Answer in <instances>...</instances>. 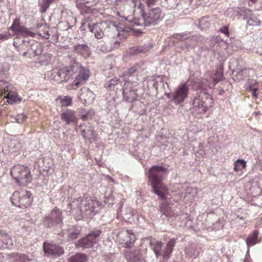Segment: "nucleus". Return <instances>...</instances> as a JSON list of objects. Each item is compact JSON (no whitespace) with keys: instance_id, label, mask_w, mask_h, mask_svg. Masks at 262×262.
I'll list each match as a JSON object with an SVG mask.
<instances>
[{"instance_id":"nucleus-1","label":"nucleus","mask_w":262,"mask_h":262,"mask_svg":"<svg viewBox=\"0 0 262 262\" xmlns=\"http://www.w3.org/2000/svg\"><path fill=\"white\" fill-rule=\"evenodd\" d=\"M70 205L75 220L80 221L83 218L92 219L96 214L95 209L100 203L96 198L84 194L82 197L75 199Z\"/></svg>"},{"instance_id":"nucleus-2","label":"nucleus","mask_w":262,"mask_h":262,"mask_svg":"<svg viewBox=\"0 0 262 262\" xmlns=\"http://www.w3.org/2000/svg\"><path fill=\"white\" fill-rule=\"evenodd\" d=\"M122 78L124 79V83L121 89L123 100L132 102L137 98V86L139 78L137 67L133 66L122 74Z\"/></svg>"},{"instance_id":"nucleus-3","label":"nucleus","mask_w":262,"mask_h":262,"mask_svg":"<svg viewBox=\"0 0 262 262\" xmlns=\"http://www.w3.org/2000/svg\"><path fill=\"white\" fill-rule=\"evenodd\" d=\"M168 168L163 165H154L149 169L147 174L151 186V191L162 199H164L165 196L159 189L161 187V182L168 174Z\"/></svg>"},{"instance_id":"nucleus-4","label":"nucleus","mask_w":262,"mask_h":262,"mask_svg":"<svg viewBox=\"0 0 262 262\" xmlns=\"http://www.w3.org/2000/svg\"><path fill=\"white\" fill-rule=\"evenodd\" d=\"M165 14L159 7L152 8L140 18H135L132 22L134 26L151 27L158 25L162 21Z\"/></svg>"},{"instance_id":"nucleus-5","label":"nucleus","mask_w":262,"mask_h":262,"mask_svg":"<svg viewBox=\"0 0 262 262\" xmlns=\"http://www.w3.org/2000/svg\"><path fill=\"white\" fill-rule=\"evenodd\" d=\"M177 238H171L167 243L166 247L162 249L163 243L161 241L155 239L150 241V245L157 258L160 261L167 260L173 251V247L176 243Z\"/></svg>"},{"instance_id":"nucleus-6","label":"nucleus","mask_w":262,"mask_h":262,"mask_svg":"<svg viewBox=\"0 0 262 262\" xmlns=\"http://www.w3.org/2000/svg\"><path fill=\"white\" fill-rule=\"evenodd\" d=\"M72 70L75 77L72 83L71 89H76L83 84L89 79L90 71L88 68L83 67L80 63L75 61L72 63Z\"/></svg>"},{"instance_id":"nucleus-7","label":"nucleus","mask_w":262,"mask_h":262,"mask_svg":"<svg viewBox=\"0 0 262 262\" xmlns=\"http://www.w3.org/2000/svg\"><path fill=\"white\" fill-rule=\"evenodd\" d=\"M33 200L32 193L26 190L15 191L10 198V200L14 206L21 208L29 207L32 204Z\"/></svg>"},{"instance_id":"nucleus-8","label":"nucleus","mask_w":262,"mask_h":262,"mask_svg":"<svg viewBox=\"0 0 262 262\" xmlns=\"http://www.w3.org/2000/svg\"><path fill=\"white\" fill-rule=\"evenodd\" d=\"M11 174L16 182L20 185H26L31 181L30 170L24 165L13 166L11 169Z\"/></svg>"},{"instance_id":"nucleus-9","label":"nucleus","mask_w":262,"mask_h":262,"mask_svg":"<svg viewBox=\"0 0 262 262\" xmlns=\"http://www.w3.org/2000/svg\"><path fill=\"white\" fill-rule=\"evenodd\" d=\"M43 225L49 228H61L63 225L62 210L55 207L43 219Z\"/></svg>"},{"instance_id":"nucleus-10","label":"nucleus","mask_w":262,"mask_h":262,"mask_svg":"<svg viewBox=\"0 0 262 262\" xmlns=\"http://www.w3.org/2000/svg\"><path fill=\"white\" fill-rule=\"evenodd\" d=\"M210 95L204 91L197 92L192 100L193 112L199 114L206 113L208 108L206 100L210 99Z\"/></svg>"},{"instance_id":"nucleus-11","label":"nucleus","mask_w":262,"mask_h":262,"mask_svg":"<svg viewBox=\"0 0 262 262\" xmlns=\"http://www.w3.org/2000/svg\"><path fill=\"white\" fill-rule=\"evenodd\" d=\"M243 59L241 58H232L230 62V68L233 67V79L235 81H239L244 80L246 77L248 76L250 71H252L250 69L243 68L241 66L243 63Z\"/></svg>"},{"instance_id":"nucleus-12","label":"nucleus","mask_w":262,"mask_h":262,"mask_svg":"<svg viewBox=\"0 0 262 262\" xmlns=\"http://www.w3.org/2000/svg\"><path fill=\"white\" fill-rule=\"evenodd\" d=\"M189 88L186 83L180 84L172 93L171 101L176 105L183 103L188 96Z\"/></svg>"},{"instance_id":"nucleus-13","label":"nucleus","mask_w":262,"mask_h":262,"mask_svg":"<svg viewBox=\"0 0 262 262\" xmlns=\"http://www.w3.org/2000/svg\"><path fill=\"white\" fill-rule=\"evenodd\" d=\"M118 238L120 244L125 248L132 247L136 241V236L133 230L123 229L118 234Z\"/></svg>"},{"instance_id":"nucleus-14","label":"nucleus","mask_w":262,"mask_h":262,"mask_svg":"<svg viewBox=\"0 0 262 262\" xmlns=\"http://www.w3.org/2000/svg\"><path fill=\"white\" fill-rule=\"evenodd\" d=\"M43 249L47 256L57 257L61 256L64 253L62 247L53 243L45 242L43 244Z\"/></svg>"},{"instance_id":"nucleus-15","label":"nucleus","mask_w":262,"mask_h":262,"mask_svg":"<svg viewBox=\"0 0 262 262\" xmlns=\"http://www.w3.org/2000/svg\"><path fill=\"white\" fill-rule=\"evenodd\" d=\"M24 45L30 46V48L27 49L29 51L28 55L30 56L31 53H33V56L40 55L43 51L42 46L38 42L34 39H26L22 41L21 48L24 47Z\"/></svg>"},{"instance_id":"nucleus-16","label":"nucleus","mask_w":262,"mask_h":262,"mask_svg":"<svg viewBox=\"0 0 262 262\" xmlns=\"http://www.w3.org/2000/svg\"><path fill=\"white\" fill-rule=\"evenodd\" d=\"M79 128L80 129L81 136L85 140L88 141L90 143L96 140V136L94 128L90 123L81 124L79 125Z\"/></svg>"},{"instance_id":"nucleus-17","label":"nucleus","mask_w":262,"mask_h":262,"mask_svg":"<svg viewBox=\"0 0 262 262\" xmlns=\"http://www.w3.org/2000/svg\"><path fill=\"white\" fill-rule=\"evenodd\" d=\"M9 29L12 30L13 32L16 35L19 34L21 36L25 37L35 36V34L34 33L29 31L26 27L20 25L19 19L18 18H15L13 20L11 26L9 28Z\"/></svg>"},{"instance_id":"nucleus-18","label":"nucleus","mask_w":262,"mask_h":262,"mask_svg":"<svg viewBox=\"0 0 262 262\" xmlns=\"http://www.w3.org/2000/svg\"><path fill=\"white\" fill-rule=\"evenodd\" d=\"M202 252V248L200 244L196 243H190L186 246L185 253L189 258H197Z\"/></svg>"},{"instance_id":"nucleus-19","label":"nucleus","mask_w":262,"mask_h":262,"mask_svg":"<svg viewBox=\"0 0 262 262\" xmlns=\"http://www.w3.org/2000/svg\"><path fill=\"white\" fill-rule=\"evenodd\" d=\"M61 119L66 123V125L71 123L77 124L78 118L76 115V112L73 110L67 109L60 114Z\"/></svg>"},{"instance_id":"nucleus-20","label":"nucleus","mask_w":262,"mask_h":262,"mask_svg":"<svg viewBox=\"0 0 262 262\" xmlns=\"http://www.w3.org/2000/svg\"><path fill=\"white\" fill-rule=\"evenodd\" d=\"M107 27V23L105 21L96 23L93 26L89 25L88 28L92 33H94L95 38L101 39L104 36L103 30Z\"/></svg>"},{"instance_id":"nucleus-21","label":"nucleus","mask_w":262,"mask_h":262,"mask_svg":"<svg viewBox=\"0 0 262 262\" xmlns=\"http://www.w3.org/2000/svg\"><path fill=\"white\" fill-rule=\"evenodd\" d=\"M73 50L75 53L84 59H88L92 54L91 48L85 43H78L74 46Z\"/></svg>"},{"instance_id":"nucleus-22","label":"nucleus","mask_w":262,"mask_h":262,"mask_svg":"<svg viewBox=\"0 0 262 262\" xmlns=\"http://www.w3.org/2000/svg\"><path fill=\"white\" fill-rule=\"evenodd\" d=\"M79 98L83 103L91 104L94 100L95 94L89 89L83 88L80 90Z\"/></svg>"},{"instance_id":"nucleus-23","label":"nucleus","mask_w":262,"mask_h":262,"mask_svg":"<svg viewBox=\"0 0 262 262\" xmlns=\"http://www.w3.org/2000/svg\"><path fill=\"white\" fill-rule=\"evenodd\" d=\"M57 76L60 78V81H68L74 76V72L72 70V63L70 66L65 67L59 70Z\"/></svg>"},{"instance_id":"nucleus-24","label":"nucleus","mask_w":262,"mask_h":262,"mask_svg":"<svg viewBox=\"0 0 262 262\" xmlns=\"http://www.w3.org/2000/svg\"><path fill=\"white\" fill-rule=\"evenodd\" d=\"M13 244V241L8 234L0 232V249L11 248Z\"/></svg>"},{"instance_id":"nucleus-25","label":"nucleus","mask_w":262,"mask_h":262,"mask_svg":"<svg viewBox=\"0 0 262 262\" xmlns=\"http://www.w3.org/2000/svg\"><path fill=\"white\" fill-rule=\"evenodd\" d=\"M61 17L65 20L69 28H71L76 23V19L72 12L69 9H64L61 11Z\"/></svg>"},{"instance_id":"nucleus-26","label":"nucleus","mask_w":262,"mask_h":262,"mask_svg":"<svg viewBox=\"0 0 262 262\" xmlns=\"http://www.w3.org/2000/svg\"><path fill=\"white\" fill-rule=\"evenodd\" d=\"M159 210L162 215L167 217H172L178 215L177 212L172 210L171 208L166 203H162L159 206Z\"/></svg>"},{"instance_id":"nucleus-27","label":"nucleus","mask_w":262,"mask_h":262,"mask_svg":"<svg viewBox=\"0 0 262 262\" xmlns=\"http://www.w3.org/2000/svg\"><path fill=\"white\" fill-rule=\"evenodd\" d=\"M224 78L223 71L221 69H217L215 74L210 77L208 82V86L209 88L214 87L219 81L222 80Z\"/></svg>"},{"instance_id":"nucleus-28","label":"nucleus","mask_w":262,"mask_h":262,"mask_svg":"<svg viewBox=\"0 0 262 262\" xmlns=\"http://www.w3.org/2000/svg\"><path fill=\"white\" fill-rule=\"evenodd\" d=\"M58 1L59 0H38V6L39 12L41 14L45 13L51 5L57 3Z\"/></svg>"},{"instance_id":"nucleus-29","label":"nucleus","mask_w":262,"mask_h":262,"mask_svg":"<svg viewBox=\"0 0 262 262\" xmlns=\"http://www.w3.org/2000/svg\"><path fill=\"white\" fill-rule=\"evenodd\" d=\"M94 244V242L87 235L85 237L79 239L76 243V246L82 248H90Z\"/></svg>"},{"instance_id":"nucleus-30","label":"nucleus","mask_w":262,"mask_h":262,"mask_svg":"<svg viewBox=\"0 0 262 262\" xmlns=\"http://www.w3.org/2000/svg\"><path fill=\"white\" fill-rule=\"evenodd\" d=\"M87 255L82 253H77L68 259V262H87Z\"/></svg>"},{"instance_id":"nucleus-31","label":"nucleus","mask_w":262,"mask_h":262,"mask_svg":"<svg viewBox=\"0 0 262 262\" xmlns=\"http://www.w3.org/2000/svg\"><path fill=\"white\" fill-rule=\"evenodd\" d=\"M6 94L5 98L7 99V102L8 103L13 104L20 101V98L18 97L15 92L10 91Z\"/></svg>"},{"instance_id":"nucleus-32","label":"nucleus","mask_w":262,"mask_h":262,"mask_svg":"<svg viewBox=\"0 0 262 262\" xmlns=\"http://www.w3.org/2000/svg\"><path fill=\"white\" fill-rule=\"evenodd\" d=\"M96 50L99 54L106 53L111 51V48L104 41L101 40L98 42Z\"/></svg>"},{"instance_id":"nucleus-33","label":"nucleus","mask_w":262,"mask_h":262,"mask_svg":"<svg viewBox=\"0 0 262 262\" xmlns=\"http://www.w3.org/2000/svg\"><path fill=\"white\" fill-rule=\"evenodd\" d=\"M66 232V233H64L63 234H67L68 238L71 240L77 238L80 234V230L74 227L68 228Z\"/></svg>"},{"instance_id":"nucleus-34","label":"nucleus","mask_w":262,"mask_h":262,"mask_svg":"<svg viewBox=\"0 0 262 262\" xmlns=\"http://www.w3.org/2000/svg\"><path fill=\"white\" fill-rule=\"evenodd\" d=\"M101 233L102 231L100 230L94 229L88 234V236L95 244L99 241Z\"/></svg>"},{"instance_id":"nucleus-35","label":"nucleus","mask_w":262,"mask_h":262,"mask_svg":"<svg viewBox=\"0 0 262 262\" xmlns=\"http://www.w3.org/2000/svg\"><path fill=\"white\" fill-rule=\"evenodd\" d=\"M121 83L119 79L117 77L113 78L105 81L104 88L109 90H114L116 85H118Z\"/></svg>"},{"instance_id":"nucleus-36","label":"nucleus","mask_w":262,"mask_h":262,"mask_svg":"<svg viewBox=\"0 0 262 262\" xmlns=\"http://www.w3.org/2000/svg\"><path fill=\"white\" fill-rule=\"evenodd\" d=\"M62 106H69L72 104V98L69 96H59L56 99Z\"/></svg>"},{"instance_id":"nucleus-37","label":"nucleus","mask_w":262,"mask_h":262,"mask_svg":"<svg viewBox=\"0 0 262 262\" xmlns=\"http://www.w3.org/2000/svg\"><path fill=\"white\" fill-rule=\"evenodd\" d=\"M126 259L128 262H138L141 259V255L138 252H130L126 254Z\"/></svg>"},{"instance_id":"nucleus-38","label":"nucleus","mask_w":262,"mask_h":262,"mask_svg":"<svg viewBox=\"0 0 262 262\" xmlns=\"http://www.w3.org/2000/svg\"><path fill=\"white\" fill-rule=\"evenodd\" d=\"M258 234V231L255 230L253 232V235L252 236L249 235L247 237L246 241L248 247L252 246L257 243Z\"/></svg>"},{"instance_id":"nucleus-39","label":"nucleus","mask_w":262,"mask_h":262,"mask_svg":"<svg viewBox=\"0 0 262 262\" xmlns=\"http://www.w3.org/2000/svg\"><path fill=\"white\" fill-rule=\"evenodd\" d=\"M246 167V162L243 159H237L234 163V170L241 171Z\"/></svg>"},{"instance_id":"nucleus-40","label":"nucleus","mask_w":262,"mask_h":262,"mask_svg":"<svg viewBox=\"0 0 262 262\" xmlns=\"http://www.w3.org/2000/svg\"><path fill=\"white\" fill-rule=\"evenodd\" d=\"M10 91V85L4 80H0V95H3Z\"/></svg>"},{"instance_id":"nucleus-41","label":"nucleus","mask_w":262,"mask_h":262,"mask_svg":"<svg viewBox=\"0 0 262 262\" xmlns=\"http://www.w3.org/2000/svg\"><path fill=\"white\" fill-rule=\"evenodd\" d=\"M103 199L104 203L108 206L113 205L114 203V198L111 190L105 193Z\"/></svg>"},{"instance_id":"nucleus-42","label":"nucleus","mask_w":262,"mask_h":262,"mask_svg":"<svg viewBox=\"0 0 262 262\" xmlns=\"http://www.w3.org/2000/svg\"><path fill=\"white\" fill-rule=\"evenodd\" d=\"M38 62L41 64H46L51 58V55L49 53L41 54L38 55Z\"/></svg>"},{"instance_id":"nucleus-43","label":"nucleus","mask_w":262,"mask_h":262,"mask_svg":"<svg viewBox=\"0 0 262 262\" xmlns=\"http://www.w3.org/2000/svg\"><path fill=\"white\" fill-rule=\"evenodd\" d=\"M172 37L178 40H189V41L191 40V39H190V33H187L186 32H183L181 33L175 34L172 35Z\"/></svg>"},{"instance_id":"nucleus-44","label":"nucleus","mask_w":262,"mask_h":262,"mask_svg":"<svg viewBox=\"0 0 262 262\" xmlns=\"http://www.w3.org/2000/svg\"><path fill=\"white\" fill-rule=\"evenodd\" d=\"M245 13L246 14V16H249L250 18L248 21V23L249 24V25H259V21H255L254 23H251V21H253V12L250 10V9H246L245 11Z\"/></svg>"},{"instance_id":"nucleus-45","label":"nucleus","mask_w":262,"mask_h":262,"mask_svg":"<svg viewBox=\"0 0 262 262\" xmlns=\"http://www.w3.org/2000/svg\"><path fill=\"white\" fill-rule=\"evenodd\" d=\"M122 214L123 215L124 220H129L134 215L133 210L131 208H127Z\"/></svg>"},{"instance_id":"nucleus-46","label":"nucleus","mask_w":262,"mask_h":262,"mask_svg":"<svg viewBox=\"0 0 262 262\" xmlns=\"http://www.w3.org/2000/svg\"><path fill=\"white\" fill-rule=\"evenodd\" d=\"M21 43L19 44L18 46V51L19 54L22 55L23 56H28L29 51H27L30 46L24 45V47L21 48Z\"/></svg>"},{"instance_id":"nucleus-47","label":"nucleus","mask_w":262,"mask_h":262,"mask_svg":"<svg viewBox=\"0 0 262 262\" xmlns=\"http://www.w3.org/2000/svg\"><path fill=\"white\" fill-rule=\"evenodd\" d=\"M9 66L7 63L0 64V75H6L9 70Z\"/></svg>"},{"instance_id":"nucleus-48","label":"nucleus","mask_w":262,"mask_h":262,"mask_svg":"<svg viewBox=\"0 0 262 262\" xmlns=\"http://www.w3.org/2000/svg\"><path fill=\"white\" fill-rule=\"evenodd\" d=\"M76 4V7L79 9H83L86 6V0H70Z\"/></svg>"},{"instance_id":"nucleus-49","label":"nucleus","mask_w":262,"mask_h":262,"mask_svg":"<svg viewBox=\"0 0 262 262\" xmlns=\"http://www.w3.org/2000/svg\"><path fill=\"white\" fill-rule=\"evenodd\" d=\"M136 5H137L138 9L140 10V13L141 15V17H143L145 15V13L146 12L145 11L144 5L142 3H141L140 1H139L138 3Z\"/></svg>"},{"instance_id":"nucleus-50","label":"nucleus","mask_w":262,"mask_h":262,"mask_svg":"<svg viewBox=\"0 0 262 262\" xmlns=\"http://www.w3.org/2000/svg\"><path fill=\"white\" fill-rule=\"evenodd\" d=\"M27 116L24 114H18L14 117L15 121L18 123L24 122Z\"/></svg>"},{"instance_id":"nucleus-51","label":"nucleus","mask_w":262,"mask_h":262,"mask_svg":"<svg viewBox=\"0 0 262 262\" xmlns=\"http://www.w3.org/2000/svg\"><path fill=\"white\" fill-rule=\"evenodd\" d=\"M220 32L224 34L227 37H229L230 39H233L232 37L230 36L229 32V27L227 26H225L221 27L220 30Z\"/></svg>"},{"instance_id":"nucleus-52","label":"nucleus","mask_w":262,"mask_h":262,"mask_svg":"<svg viewBox=\"0 0 262 262\" xmlns=\"http://www.w3.org/2000/svg\"><path fill=\"white\" fill-rule=\"evenodd\" d=\"M255 82L251 83V82H249V89L252 91V96L254 97H257V91H258V88L254 86V84Z\"/></svg>"},{"instance_id":"nucleus-53","label":"nucleus","mask_w":262,"mask_h":262,"mask_svg":"<svg viewBox=\"0 0 262 262\" xmlns=\"http://www.w3.org/2000/svg\"><path fill=\"white\" fill-rule=\"evenodd\" d=\"M93 114L94 113L92 111L86 112L84 114L81 115V118L83 121H85L91 118Z\"/></svg>"},{"instance_id":"nucleus-54","label":"nucleus","mask_w":262,"mask_h":262,"mask_svg":"<svg viewBox=\"0 0 262 262\" xmlns=\"http://www.w3.org/2000/svg\"><path fill=\"white\" fill-rule=\"evenodd\" d=\"M120 46V42L118 40L115 41L114 42H112L110 46H109L110 48H111V51L112 50L117 49L119 48Z\"/></svg>"},{"instance_id":"nucleus-55","label":"nucleus","mask_w":262,"mask_h":262,"mask_svg":"<svg viewBox=\"0 0 262 262\" xmlns=\"http://www.w3.org/2000/svg\"><path fill=\"white\" fill-rule=\"evenodd\" d=\"M132 50L134 51V54H138L144 52V48L142 47H134Z\"/></svg>"},{"instance_id":"nucleus-56","label":"nucleus","mask_w":262,"mask_h":262,"mask_svg":"<svg viewBox=\"0 0 262 262\" xmlns=\"http://www.w3.org/2000/svg\"><path fill=\"white\" fill-rule=\"evenodd\" d=\"M99 0H86V6L88 7H92L96 5Z\"/></svg>"},{"instance_id":"nucleus-57","label":"nucleus","mask_w":262,"mask_h":262,"mask_svg":"<svg viewBox=\"0 0 262 262\" xmlns=\"http://www.w3.org/2000/svg\"><path fill=\"white\" fill-rule=\"evenodd\" d=\"M10 34L8 32L4 34H0V40L3 41L8 39L10 37Z\"/></svg>"},{"instance_id":"nucleus-58","label":"nucleus","mask_w":262,"mask_h":262,"mask_svg":"<svg viewBox=\"0 0 262 262\" xmlns=\"http://www.w3.org/2000/svg\"><path fill=\"white\" fill-rule=\"evenodd\" d=\"M156 2L157 0H145V3L149 8L155 5Z\"/></svg>"},{"instance_id":"nucleus-59","label":"nucleus","mask_w":262,"mask_h":262,"mask_svg":"<svg viewBox=\"0 0 262 262\" xmlns=\"http://www.w3.org/2000/svg\"><path fill=\"white\" fill-rule=\"evenodd\" d=\"M244 262H252V259L250 257L248 252L247 253Z\"/></svg>"},{"instance_id":"nucleus-60","label":"nucleus","mask_w":262,"mask_h":262,"mask_svg":"<svg viewBox=\"0 0 262 262\" xmlns=\"http://www.w3.org/2000/svg\"><path fill=\"white\" fill-rule=\"evenodd\" d=\"M40 35L45 39H48L50 37V34L48 32H43V35L40 34Z\"/></svg>"},{"instance_id":"nucleus-61","label":"nucleus","mask_w":262,"mask_h":262,"mask_svg":"<svg viewBox=\"0 0 262 262\" xmlns=\"http://www.w3.org/2000/svg\"><path fill=\"white\" fill-rule=\"evenodd\" d=\"M262 225V217L260 218L259 221H258L255 225L256 228L259 227Z\"/></svg>"},{"instance_id":"nucleus-62","label":"nucleus","mask_w":262,"mask_h":262,"mask_svg":"<svg viewBox=\"0 0 262 262\" xmlns=\"http://www.w3.org/2000/svg\"><path fill=\"white\" fill-rule=\"evenodd\" d=\"M165 95L167 96L168 98L172 99V94H171L170 93H166Z\"/></svg>"},{"instance_id":"nucleus-63","label":"nucleus","mask_w":262,"mask_h":262,"mask_svg":"<svg viewBox=\"0 0 262 262\" xmlns=\"http://www.w3.org/2000/svg\"><path fill=\"white\" fill-rule=\"evenodd\" d=\"M135 33L137 35L142 33V32L140 30H134Z\"/></svg>"},{"instance_id":"nucleus-64","label":"nucleus","mask_w":262,"mask_h":262,"mask_svg":"<svg viewBox=\"0 0 262 262\" xmlns=\"http://www.w3.org/2000/svg\"><path fill=\"white\" fill-rule=\"evenodd\" d=\"M258 158L259 162L262 163V154L258 156Z\"/></svg>"}]
</instances>
